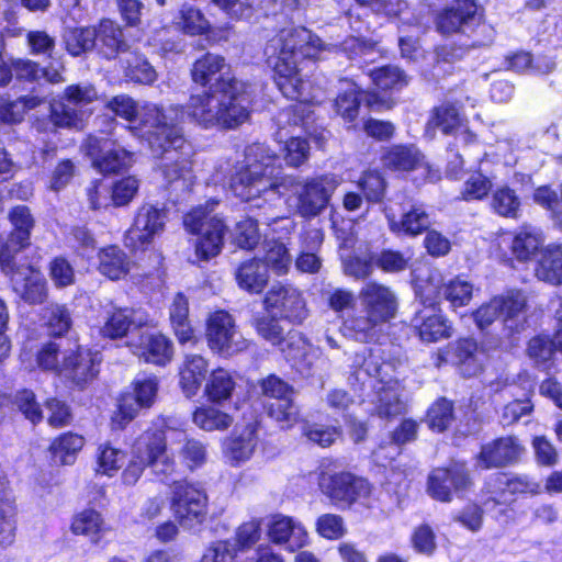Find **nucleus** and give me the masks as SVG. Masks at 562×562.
<instances>
[{"mask_svg":"<svg viewBox=\"0 0 562 562\" xmlns=\"http://www.w3.org/2000/svg\"><path fill=\"white\" fill-rule=\"evenodd\" d=\"M276 160L277 156L267 145H249L245 166L239 167L229 180L234 194L256 207L290 194L286 203L296 215L310 220L322 214L341 179L335 175L314 178L281 175L280 168L274 166Z\"/></svg>","mask_w":562,"mask_h":562,"instance_id":"nucleus-1","label":"nucleus"},{"mask_svg":"<svg viewBox=\"0 0 562 562\" xmlns=\"http://www.w3.org/2000/svg\"><path fill=\"white\" fill-rule=\"evenodd\" d=\"M229 65L221 55L207 53L194 61L193 82L209 89L192 93L180 106L193 123L205 130L235 128L249 117V86L229 75Z\"/></svg>","mask_w":562,"mask_h":562,"instance_id":"nucleus-2","label":"nucleus"},{"mask_svg":"<svg viewBox=\"0 0 562 562\" xmlns=\"http://www.w3.org/2000/svg\"><path fill=\"white\" fill-rule=\"evenodd\" d=\"M322 50L321 38L305 27L284 29L267 44L266 55L273 67L277 86L284 97L300 101L293 106L294 116L303 113L304 104L312 100L307 92L310 83L300 75L299 65L305 58H317ZM293 123L304 124V119L295 117Z\"/></svg>","mask_w":562,"mask_h":562,"instance_id":"nucleus-3","label":"nucleus"},{"mask_svg":"<svg viewBox=\"0 0 562 562\" xmlns=\"http://www.w3.org/2000/svg\"><path fill=\"white\" fill-rule=\"evenodd\" d=\"M183 119L180 105H147L142 114L143 133L155 157H161L159 166L168 183L182 180L191 183V149L179 123Z\"/></svg>","mask_w":562,"mask_h":562,"instance_id":"nucleus-4","label":"nucleus"},{"mask_svg":"<svg viewBox=\"0 0 562 562\" xmlns=\"http://www.w3.org/2000/svg\"><path fill=\"white\" fill-rule=\"evenodd\" d=\"M380 360L379 355L366 347L356 352L348 383L355 392H362L367 386L372 387L369 398L372 408L368 411L380 418H393L404 414L406 409L403 386L397 379L391 376L392 364Z\"/></svg>","mask_w":562,"mask_h":562,"instance_id":"nucleus-5","label":"nucleus"},{"mask_svg":"<svg viewBox=\"0 0 562 562\" xmlns=\"http://www.w3.org/2000/svg\"><path fill=\"white\" fill-rule=\"evenodd\" d=\"M361 313L344 321L342 330L359 341L371 339L376 328L390 322L397 311V296L387 285L368 282L359 291Z\"/></svg>","mask_w":562,"mask_h":562,"instance_id":"nucleus-6","label":"nucleus"},{"mask_svg":"<svg viewBox=\"0 0 562 562\" xmlns=\"http://www.w3.org/2000/svg\"><path fill=\"white\" fill-rule=\"evenodd\" d=\"M215 204L216 202H207L205 206H196L183 217L186 229L199 235L194 250L201 261H209L218 256L224 245L226 225L217 217H209Z\"/></svg>","mask_w":562,"mask_h":562,"instance_id":"nucleus-7","label":"nucleus"},{"mask_svg":"<svg viewBox=\"0 0 562 562\" xmlns=\"http://www.w3.org/2000/svg\"><path fill=\"white\" fill-rule=\"evenodd\" d=\"M526 305L525 294L521 291L513 290L482 304L472 313V316L480 329L488 327L501 318L505 328L515 333L524 328Z\"/></svg>","mask_w":562,"mask_h":562,"instance_id":"nucleus-8","label":"nucleus"},{"mask_svg":"<svg viewBox=\"0 0 562 562\" xmlns=\"http://www.w3.org/2000/svg\"><path fill=\"white\" fill-rule=\"evenodd\" d=\"M0 267L10 277L13 291L29 304H42L47 297V284L40 270L31 265H16L9 249L0 254Z\"/></svg>","mask_w":562,"mask_h":562,"instance_id":"nucleus-9","label":"nucleus"},{"mask_svg":"<svg viewBox=\"0 0 562 562\" xmlns=\"http://www.w3.org/2000/svg\"><path fill=\"white\" fill-rule=\"evenodd\" d=\"M171 510L184 529L201 526L207 515V495L205 491L189 482H175L171 487Z\"/></svg>","mask_w":562,"mask_h":562,"instance_id":"nucleus-10","label":"nucleus"},{"mask_svg":"<svg viewBox=\"0 0 562 562\" xmlns=\"http://www.w3.org/2000/svg\"><path fill=\"white\" fill-rule=\"evenodd\" d=\"M158 380L154 375L138 376L133 382V392L123 394L119 400L117 411L112 416V426L123 429L142 408L150 407L158 392Z\"/></svg>","mask_w":562,"mask_h":562,"instance_id":"nucleus-11","label":"nucleus"},{"mask_svg":"<svg viewBox=\"0 0 562 562\" xmlns=\"http://www.w3.org/2000/svg\"><path fill=\"white\" fill-rule=\"evenodd\" d=\"M424 303H435L438 297H443L452 308L465 306L473 296V284L463 277H454L443 282L441 273L430 271L424 285L418 288Z\"/></svg>","mask_w":562,"mask_h":562,"instance_id":"nucleus-12","label":"nucleus"},{"mask_svg":"<svg viewBox=\"0 0 562 562\" xmlns=\"http://www.w3.org/2000/svg\"><path fill=\"white\" fill-rule=\"evenodd\" d=\"M206 339L211 350L223 356H233L248 346L247 340L236 329L232 315L224 311H217L209 317Z\"/></svg>","mask_w":562,"mask_h":562,"instance_id":"nucleus-13","label":"nucleus"},{"mask_svg":"<svg viewBox=\"0 0 562 562\" xmlns=\"http://www.w3.org/2000/svg\"><path fill=\"white\" fill-rule=\"evenodd\" d=\"M322 492L337 506H350L364 501L371 493L368 481L351 473L322 474L319 477Z\"/></svg>","mask_w":562,"mask_h":562,"instance_id":"nucleus-14","label":"nucleus"},{"mask_svg":"<svg viewBox=\"0 0 562 562\" xmlns=\"http://www.w3.org/2000/svg\"><path fill=\"white\" fill-rule=\"evenodd\" d=\"M166 212L153 204L142 205L125 236V245L133 250H145L165 229Z\"/></svg>","mask_w":562,"mask_h":562,"instance_id":"nucleus-15","label":"nucleus"},{"mask_svg":"<svg viewBox=\"0 0 562 562\" xmlns=\"http://www.w3.org/2000/svg\"><path fill=\"white\" fill-rule=\"evenodd\" d=\"M268 314L292 323H302L308 314L302 293L291 285H273L263 301Z\"/></svg>","mask_w":562,"mask_h":562,"instance_id":"nucleus-16","label":"nucleus"},{"mask_svg":"<svg viewBox=\"0 0 562 562\" xmlns=\"http://www.w3.org/2000/svg\"><path fill=\"white\" fill-rule=\"evenodd\" d=\"M471 480L464 464L454 463L449 468L434 469L428 475L427 492L440 502H451L453 493L465 492Z\"/></svg>","mask_w":562,"mask_h":562,"instance_id":"nucleus-17","label":"nucleus"},{"mask_svg":"<svg viewBox=\"0 0 562 562\" xmlns=\"http://www.w3.org/2000/svg\"><path fill=\"white\" fill-rule=\"evenodd\" d=\"M95 97L97 92L90 85L69 86L65 91V99L68 103L60 101L50 104V117L54 125L78 128L82 119L75 106L88 104Z\"/></svg>","mask_w":562,"mask_h":562,"instance_id":"nucleus-18","label":"nucleus"},{"mask_svg":"<svg viewBox=\"0 0 562 562\" xmlns=\"http://www.w3.org/2000/svg\"><path fill=\"white\" fill-rule=\"evenodd\" d=\"M266 527L269 540L290 552H295L308 544L306 528L291 516L274 514L269 517Z\"/></svg>","mask_w":562,"mask_h":562,"instance_id":"nucleus-19","label":"nucleus"},{"mask_svg":"<svg viewBox=\"0 0 562 562\" xmlns=\"http://www.w3.org/2000/svg\"><path fill=\"white\" fill-rule=\"evenodd\" d=\"M86 146L93 167L102 173L119 172L131 164V153L109 138L89 137Z\"/></svg>","mask_w":562,"mask_h":562,"instance_id":"nucleus-20","label":"nucleus"},{"mask_svg":"<svg viewBox=\"0 0 562 562\" xmlns=\"http://www.w3.org/2000/svg\"><path fill=\"white\" fill-rule=\"evenodd\" d=\"M101 358L82 347L65 349L61 361V375L77 385H85L92 381L99 373Z\"/></svg>","mask_w":562,"mask_h":562,"instance_id":"nucleus-21","label":"nucleus"},{"mask_svg":"<svg viewBox=\"0 0 562 562\" xmlns=\"http://www.w3.org/2000/svg\"><path fill=\"white\" fill-rule=\"evenodd\" d=\"M524 452L516 436L499 437L482 446L476 463L482 469L502 468L517 462Z\"/></svg>","mask_w":562,"mask_h":562,"instance_id":"nucleus-22","label":"nucleus"},{"mask_svg":"<svg viewBox=\"0 0 562 562\" xmlns=\"http://www.w3.org/2000/svg\"><path fill=\"white\" fill-rule=\"evenodd\" d=\"M145 438L153 473L164 483L171 484V487L175 482H181L176 479L178 473L176 461L167 453L166 434L158 430L145 431Z\"/></svg>","mask_w":562,"mask_h":562,"instance_id":"nucleus-23","label":"nucleus"},{"mask_svg":"<svg viewBox=\"0 0 562 562\" xmlns=\"http://www.w3.org/2000/svg\"><path fill=\"white\" fill-rule=\"evenodd\" d=\"M257 431L258 422L252 418L244 426H237L234 432L225 439L223 451L232 465H238L251 458L258 443Z\"/></svg>","mask_w":562,"mask_h":562,"instance_id":"nucleus-24","label":"nucleus"},{"mask_svg":"<svg viewBox=\"0 0 562 562\" xmlns=\"http://www.w3.org/2000/svg\"><path fill=\"white\" fill-rule=\"evenodd\" d=\"M132 352L145 362L165 366L173 355L171 341L161 334L142 333L128 341Z\"/></svg>","mask_w":562,"mask_h":562,"instance_id":"nucleus-25","label":"nucleus"},{"mask_svg":"<svg viewBox=\"0 0 562 562\" xmlns=\"http://www.w3.org/2000/svg\"><path fill=\"white\" fill-rule=\"evenodd\" d=\"M416 312L411 321V325L425 342H435L451 336V327L447 319L437 312L434 304Z\"/></svg>","mask_w":562,"mask_h":562,"instance_id":"nucleus-26","label":"nucleus"},{"mask_svg":"<svg viewBox=\"0 0 562 562\" xmlns=\"http://www.w3.org/2000/svg\"><path fill=\"white\" fill-rule=\"evenodd\" d=\"M477 5L474 0H456L437 18V27L442 34L461 32L476 16Z\"/></svg>","mask_w":562,"mask_h":562,"instance_id":"nucleus-27","label":"nucleus"},{"mask_svg":"<svg viewBox=\"0 0 562 562\" xmlns=\"http://www.w3.org/2000/svg\"><path fill=\"white\" fill-rule=\"evenodd\" d=\"M491 493L497 494L501 499L498 503H507L506 494H539L541 486L538 482L525 474L508 475L506 473H497L491 477L487 483Z\"/></svg>","mask_w":562,"mask_h":562,"instance_id":"nucleus-28","label":"nucleus"},{"mask_svg":"<svg viewBox=\"0 0 562 562\" xmlns=\"http://www.w3.org/2000/svg\"><path fill=\"white\" fill-rule=\"evenodd\" d=\"M209 372V361L201 355L187 353L179 369V384L187 397L198 394Z\"/></svg>","mask_w":562,"mask_h":562,"instance_id":"nucleus-29","label":"nucleus"},{"mask_svg":"<svg viewBox=\"0 0 562 562\" xmlns=\"http://www.w3.org/2000/svg\"><path fill=\"white\" fill-rule=\"evenodd\" d=\"M381 161L393 171H412L424 165V155L414 145H393L384 148Z\"/></svg>","mask_w":562,"mask_h":562,"instance_id":"nucleus-30","label":"nucleus"},{"mask_svg":"<svg viewBox=\"0 0 562 562\" xmlns=\"http://www.w3.org/2000/svg\"><path fill=\"white\" fill-rule=\"evenodd\" d=\"M544 238L539 229L532 226H522L510 238V250L519 261H528L541 254Z\"/></svg>","mask_w":562,"mask_h":562,"instance_id":"nucleus-31","label":"nucleus"},{"mask_svg":"<svg viewBox=\"0 0 562 562\" xmlns=\"http://www.w3.org/2000/svg\"><path fill=\"white\" fill-rule=\"evenodd\" d=\"M9 220L13 226V231L4 248H8L9 254L12 255V251H19L30 244L34 218L27 206L18 205L10 211Z\"/></svg>","mask_w":562,"mask_h":562,"instance_id":"nucleus-32","label":"nucleus"},{"mask_svg":"<svg viewBox=\"0 0 562 562\" xmlns=\"http://www.w3.org/2000/svg\"><path fill=\"white\" fill-rule=\"evenodd\" d=\"M238 286L249 293H260L269 280L267 266L259 259L243 261L235 271Z\"/></svg>","mask_w":562,"mask_h":562,"instance_id":"nucleus-33","label":"nucleus"},{"mask_svg":"<svg viewBox=\"0 0 562 562\" xmlns=\"http://www.w3.org/2000/svg\"><path fill=\"white\" fill-rule=\"evenodd\" d=\"M390 229L396 234L416 236L422 234L430 225L429 216L420 206H413L405 212L400 220L391 209L385 211Z\"/></svg>","mask_w":562,"mask_h":562,"instance_id":"nucleus-34","label":"nucleus"},{"mask_svg":"<svg viewBox=\"0 0 562 562\" xmlns=\"http://www.w3.org/2000/svg\"><path fill=\"white\" fill-rule=\"evenodd\" d=\"M16 506L12 490L0 483V546L8 547L15 539Z\"/></svg>","mask_w":562,"mask_h":562,"instance_id":"nucleus-35","label":"nucleus"},{"mask_svg":"<svg viewBox=\"0 0 562 562\" xmlns=\"http://www.w3.org/2000/svg\"><path fill=\"white\" fill-rule=\"evenodd\" d=\"M98 270L111 280L124 278L131 270L132 262L117 246H109L99 251Z\"/></svg>","mask_w":562,"mask_h":562,"instance_id":"nucleus-36","label":"nucleus"},{"mask_svg":"<svg viewBox=\"0 0 562 562\" xmlns=\"http://www.w3.org/2000/svg\"><path fill=\"white\" fill-rule=\"evenodd\" d=\"M170 322L180 344L195 342L194 331L189 321V302L182 293H177L169 307Z\"/></svg>","mask_w":562,"mask_h":562,"instance_id":"nucleus-37","label":"nucleus"},{"mask_svg":"<svg viewBox=\"0 0 562 562\" xmlns=\"http://www.w3.org/2000/svg\"><path fill=\"white\" fill-rule=\"evenodd\" d=\"M85 446V438L74 432H65L56 437L50 446L52 459L59 465H71Z\"/></svg>","mask_w":562,"mask_h":562,"instance_id":"nucleus-38","label":"nucleus"},{"mask_svg":"<svg viewBox=\"0 0 562 562\" xmlns=\"http://www.w3.org/2000/svg\"><path fill=\"white\" fill-rule=\"evenodd\" d=\"M95 30L98 33L97 44L99 43V49L106 58H113L120 52L127 49L123 31L113 21L102 20Z\"/></svg>","mask_w":562,"mask_h":562,"instance_id":"nucleus-39","label":"nucleus"},{"mask_svg":"<svg viewBox=\"0 0 562 562\" xmlns=\"http://www.w3.org/2000/svg\"><path fill=\"white\" fill-rule=\"evenodd\" d=\"M536 277L551 284L562 283V248L560 246H547L541 250Z\"/></svg>","mask_w":562,"mask_h":562,"instance_id":"nucleus-40","label":"nucleus"},{"mask_svg":"<svg viewBox=\"0 0 562 562\" xmlns=\"http://www.w3.org/2000/svg\"><path fill=\"white\" fill-rule=\"evenodd\" d=\"M147 105H156L155 103H146L142 108H137L135 101L125 94L116 95L108 102V108L122 119L134 123L132 131L146 142L143 133L142 114Z\"/></svg>","mask_w":562,"mask_h":562,"instance_id":"nucleus-41","label":"nucleus"},{"mask_svg":"<svg viewBox=\"0 0 562 562\" xmlns=\"http://www.w3.org/2000/svg\"><path fill=\"white\" fill-rule=\"evenodd\" d=\"M236 381L231 372L223 368L213 370L206 381L204 393L212 403H223L231 398Z\"/></svg>","mask_w":562,"mask_h":562,"instance_id":"nucleus-42","label":"nucleus"},{"mask_svg":"<svg viewBox=\"0 0 562 562\" xmlns=\"http://www.w3.org/2000/svg\"><path fill=\"white\" fill-rule=\"evenodd\" d=\"M43 102L36 95H25L16 100H10L0 94V122L15 124L23 120L27 110L34 109Z\"/></svg>","mask_w":562,"mask_h":562,"instance_id":"nucleus-43","label":"nucleus"},{"mask_svg":"<svg viewBox=\"0 0 562 562\" xmlns=\"http://www.w3.org/2000/svg\"><path fill=\"white\" fill-rule=\"evenodd\" d=\"M97 30L95 27H71L64 33V42L66 49L72 56H80L97 47Z\"/></svg>","mask_w":562,"mask_h":562,"instance_id":"nucleus-44","label":"nucleus"},{"mask_svg":"<svg viewBox=\"0 0 562 562\" xmlns=\"http://www.w3.org/2000/svg\"><path fill=\"white\" fill-rule=\"evenodd\" d=\"M145 432L136 440L132 459L122 473V480L127 485H134L142 476L144 470L149 467L150 457L147 452Z\"/></svg>","mask_w":562,"mask_h":562,"instance_id":"nucleus-45","label":"nucleus"},{"mask_svg":"<svg viewBox=\"0 0 562 562\" xmlns=\"http://www.w3.org/2000/svg\"><path fill=\"white\" fill-rule=\"evenodd\" d=\"M520 198L507 186L496 188L492 193L491 207L499 216L517 218L520 213Z\"/></svg>","mask_w":562,"mask_h":562,"instance_id":"nucleus-46","label":"nucleus"},{"mask_svg":"<svg viewBox=\"0 0 562 562\" xmlns=\"http://www.w3.org/2000/svg\"><path fill=\"white\" fill-rule=\"evenodd\" d=\"M231 415L214 406H203L193 413V423L205 431L226 430L233 424Z\"/></svg>","mask_w":562,"mask_h":562,"instance_id":"nucleus-47","label":"nucleus"},{"mask_svg":"<svg viewBox=\"0 0 562 562\" xmlns=\"http://www.w3.org/2000/svg\"><path fill=\"white\" fill-rule=\"evenodd\" d=\"M277 315H261L254 319V326L257 334L271 344L280 348L282 352H285V330L276 318Z\"/></svg>","mask_w":562,"mask_h":562,"instance_id":"nucleus-48","label":"nucleus"},{"mask_svg":"<svg viewBox=\"0 0 562 562\" xmlns=\"http://www.w3.org/2000/svg\"><path fill=\"white\" fill-rule=\"evenodd\" d=\"M133 311L128 308H115L108 313L106 321L100 333L103 337L117 339L125 336L134 324Z\"/></svg>","mask_w":562,"mask_h":562,"instance_id":"nucleus-49","label":"nucleus"},{"mask_svg":"<svg viewBox=\"0 0 562 562\" xmlns=\"http://www.w3.org/2000/svg\"><path fill=\"white\" fill-rule=\"evenodd\" d=\"M126 454L123 450L109 443L100 445L97 451V473L113 476L125 463Z\"/></svg>","mask_w":562,"mask_h":562,"instance_id":"nucleus-50","label":"nucleus"},{"mask_svg":"<svg viewBox=\"0 0 562 562\" xmlns=\"http://www.w3.org/2000/svg\"><path fill=\"white\" fill-rule=\"evenodd\" d=\"M463 121L454 104L445 103L435 109L429 125L439 127L445 134H454L463 127Z\"/></svg>","mask_w":562,"mask_h":562,"instance_id":"nucleus-51","label":"nucleus"},{"mask_svg":"<svg viewBox=\"0 0 562 562\" xmlns=\"http://www.w3.org/2000/svg\"><path fill=\"white\" fill-rule=\"evenodd\" d=\"M125 77L137 83L151 85L157 79V71L144 56L132 54L126 60Z\"/></svg>","mask_w":562,"mask_h":562,"instance_id":"nucleus-52","label":"nucleus"},{"mask_svg":"<svg viewBox=\"0 0 562 562\" xmlns=\"http://www.w3.org/2000/svg\"><path fill=\"white\" fill-rule=\"evenodd\" d=\"M265 407L272 418L290 427L299 419V408L293 401V395L280 400L266 401Z\"/></svg>","mask_w":562,"mask_h":562,"instance_id":"nucleus-53","label":"nucleus"},{"mask_svg":"<svg viewBox=\"0 0 562 562\" xmlns=\"http://www.w3.org/2000/svg\"><path fill=\"white\" fill-rule=\"evenodd\" d=\"M177 24L189 35L203 34L210 29V23L203 13L190 4H184L181 8Z\"/></svg>","mask_w":562,"mask_h":562,"instance_id":"nucleus-54","label":"nucleus"},{"mask_svg":"<svg viewBox=\"0 0 562 562\" xmlns=\"http://www.w3.org/2000/svg\"><path fill=\"white\" fill-rule=\"evenodd\" d=\"M265 266L271 268L279 274L285 273L291 263V257L285 246L277 240L266 241L265 246Z\"/></svg>","mask_w":562,"mask_h":562,"instance_id":"nucleus-55","label":"nucleus"},{"mask_svg":"<svg viewBox=\"0 0 562 562\" xmlns=\"http://www.w3.org/2000/svg\"><path fill=\"white\" fill-rule=\"evenodd\" d=\"M261 525L260 518H251L237 527L232 542L236 546L237 552L250 549L260 540Z\"/></svg>","mask_w":562,"mask_h":562,"instance_id":"nucleus-56","label":"nucleus"},{"mask_svg":"<svg viewBox=\"0 0 562 562\" xmlns=\"http://www.w3.org/2000/svg\"><path fill=\"white\" fill-rule=\"evenodd\" d=\"M555 350L558 349L553 339L547 336H537L529 340L527 353L538 367H547L553 359Z\"/></svg>","mask_w":562,"mask_h":562,"instance_id":"nucleus-57","label":"nucleus"},{"mask_svg":"<svg viewBox=\"0 0 562 562\" xmlns=\"http://www.w3.org/2000/svg\"><path fill=\"white\" fill-rule=\"evenodd\" d=\"M373 83L382 90L401 89L407 85L403 72L394 66H385L370 72Z\"/></svg>","mask_w":562,"mask_h":562,"instance_id":"nucleus-58","label":"nucleus"},{"mask_svg":"<svg viewBox=\"0 0 562 562\" xmlns=\"http://www.w3.org/2000/svg\"><path fill=\"white\" fill-rule=\"evenodd\" d=\"M71 529L77 535L94 537L102 531L103 519L98 512L86 509L74 518Z\"/></svg>","mask_w":562,"mask_h":562,"instance_id":"nucleus-59","label":"nucleus"},{"mask_svg":"<svg viewBox=\"0 0 562 562\" xmlns=\"http://www.w3.org/2000/svg\"><path fill=\"white\" fill-rule=\"evenodd\" d=\"M453 418L452 403L440 398L428 409L427 422L431 429L443 431Z\"/></svg>","mask_w":562,"mask_h":562,"instance_id":"nucleus-60","label":"nucleus"},{"mask_svg":"<svg viewBox=\"0 0 562 562\" xmlns=\"http://www.w3.org/2000/svg\"><path fill=\"white\" fill-rule=\"evenodd\" d=\"M315 526L317 533L328 540L340 539L347 532L342 517L335 514L321 515Z\"/></svg>","mask_w":562,"mask_h":562,"instance_id":"nucleus-61","label":"nucleus"},{"mask_svg":"<svg viewBox=\"0 0 562 562\" xmlns=\"http://www.w3.org/2000/svg\"><path fill=\"white\" fill-rule=\"evenodd\" d=\"M348 88L340 93L335 102L337 113L348 121H352L358 115L360 99L358 97V87L352 82H346Z\"/></svg>","mask_w":562,"mask_h":562,"instance_id":"nucleus-62","label":"nucleus"},{"mask_svg":"<svg viewBox=\"0 0 562 562\" xmlns=\"http://www.w3.org/2000/svg\"><path fill=\"white\" fill-rule=\"evenodd\" d=\"M235 243L244 249H252L260 240L257 222L250 217L244 218L236 224Z\"/></svg>","mask_w":562,"mask_h":562,"instance_id":"nucleus-63","label":"nucleus"},{"mask_svg":"<svg viewBox=\"0 0 562 562\" xmlns=\"http://www.w3.org/2000/svg\"><path fill=\"white\" fill-rule=\"evenodd\" d=\"M236 554V546L229 540L215 541L205 550L201 562H233Z\"/></svg>","mask_w":562,"mask_h":562,"instance_id":"nucleus-64","label":"nucleus"}]
</instances>
